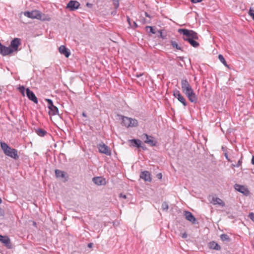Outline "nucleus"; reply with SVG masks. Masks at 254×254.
Listing matches in <instances>:
<instances>
[{
  "label": "nucleus",
  "instance_id": "1",
  "mask_svg": "<svg viewBox=\"0 0 254 254\" xmlns=\"http://www.w3.org/2000/svg\"><path fill=\"white\" fill-rule=\"evenodd\" d=\"M178 32L182 34L183 40L188 42L193 47L197 48L199 47V43L195 41L198 39V36L196 32L187 29H179Z\"/></svg>",
  "mask_w": 254,
  "mask_h": 254
},
{
  "label": "nucleus",
  "instance_id": "2",
  "mask_svg": "<svg viewBox=\"0 0 254 254\" xmlns=\"http://www.w3.org/2000/svg\"><path fill=\"white\" fill-rule=\"evenodd\" d=\"M20 44L21 40L18 38H15L11 41L9 47H6L0 43V54L5 56L13 52H17Z\"/></svg>",
  "mask_w": 254,
  "mask_h": 254
},
{
  "label": "nucleus",
  "instance_id": "3",
  "mask_svg": "<svg viewBox=\"0 0 254 254\" xmlns=\"http://www.w3.org/2000/svg\"><path fill=\"white\" fill-rule=\"evenodd\" d=\"M0 146L5 155L15 160H17L19 158L18 151L16 149L11 148L5 142H0Z\"/></svg>",
  "mask_w": 254,
  "mask_h": 254
},
{
  "label": "nucleus",
  "instance_id": "4",
  "mask_svg": "<svg viewBox=\"0 0 254 254\" xmlns=\"http://www.w3.org/2000/svg\"><path fill=\"white\" fill-rule=\"evenodd\" d=\"M24 15L31 19H37L43 21H50L51 19L50 17L46 18L45 14H42L41 12L38 10H34L32 11H25L24 12Z\"/></svg>",
  "mask_w": 254,
  "mask_h": 254
},
{
  "label": "nucleus",
  "instance_id": "5",
  "mask_svg": "<svg viewBox=\"0 0 254 254\" xmlns=\"http://www.w3.org/2000/svg\"><path fill=\"white\" fill-rule=\"evenodd\" d=\"M141 138L145 143L149 144L151 146H154L156 145L157 142L154 138L152 136L148 135L146 133H143L141 136Z\"/></svg>",
  "mask_w": 254,
  "mask_h": 254
},
{
  "label": "nucleus",
  "instance_id": "6",
  "mask_svg": "<svg viewBox=\"0 0 254 254\" xmlns=\"http://www.w3.org/2000/svg\"><path fill=\"white\" fill-rule=\"evenodd\" d=\"M97 147L100 153L105 154L107 155H110L111 154L110 148L103 142L98 144Z\"/></svg>",
  "mask_w": 254,
  "mask_h": 254
},
{
  "label": "nucleus",
  "instance_id": "7",
  "mask_svg": "<svg viewBox=\"0 0 254 254\" xmlns=\"http://www.w3.org/2000/svg\"><path fill=\"white\" fill-rule=\"evenodd\" d=\"M181 87L183 92L185 94L193 90L191 85L189 83L187 79H182L181 81Z\"/></svg>",
  "mask_w": 254,
  "mask_h": 254
},
{
  "label": "nucleus",
  "instance_id": "8",
  "mask_svg": "<svg viewBox=\"0 0 254 254\" xmlns=\"http://www.w3.org/2000/svg\"><path fill=\"white\" fill-rule=\"evenodd\" d=\"M173 95L181 103L183 104L184 106L188 105L187 102L184 97L181 95L180 91L177 89L173 91Z\"/></svg>",
  "mask_w": 254,
  "mask_h": 254
},
{
  "label": "nucleus",
  "instance_id": "9",
  "mask_svg": "<svg viewBox=\"0 0 254 254\" xmlns=\"http://www.w3.org/2000/svg\"><path fill=\"white\" fill-rule=\"evenodd\" d=\"M80 3L76 0H70L67 4L66 7L69 8L70 10L73 11L79 8Z\"/></svg>",
  "mask_w": 254,
  "mask_h": 254
},
{
  "label": "nucleus",
  "instance_id": "10",
  "mask_svg": "<svg viewBox=\"0 0 254 254\" xmlns=\"http://www.w3.org/2000/svg\"><path fill=\"white\" fill-rule=\"evenodd\" d=\"M26 93L27 97L30 100L33 101L34 103H38V99L37 97L34 93L29 88H27L26 89Z\"/></svg>",
  "mask_w": 254,
  "mask_h": 254
},
{
  "label": "nucleus",
  "instance_id": "11",
  "mask_svg": "<svg viewBox=\"0 0 254 254\" xmlns=\"http://www.w3.org/2000/svg\"><path fill=\"white\" fill-rule=\"evenodd\" d=\"M185 94L187 96L190 102L192 103H196L197 102V98L193 90L187 92Z\"/></svg>",
  "mask_w": 254,
  "mask_h": 254
},
{
  "label": "nucleus",
  "instance_id": "12",
  "mask_svg": "<svg viewBox=\"0 0 254 254\" xmlns=\"http://www.w3.org/2000/svg\"><path fill=\"white\" fill-rule=\"evenodd\" d=\"M184 216L186 219L187 220L189 221L192 224L195 223L196 219L190 212L188 211H184Z\"/></svg>",
  "mask_w": 254,
  "mask_h": 254
},
{
  "label": "nucleus",
  "instance_id": "13",
  "mask_svg": "<svg viewBox=\"0 0 254 254\" xmlns=\"http://www.w3.org/2000/svg\"><path fill=\"white\" fill-rule=\"evenodd\" d=\"M0 242L3 244L7 248H11L10 240L7 236L0 235Z\"/></svg>",
  "mask_w": 254,
  "mask_h": 254
},
{
  "label": "nucleus",
  "instance_id": "14",
  "mask_svg": "<svg viewBox=\"0 0 254 254\" xmlns=\"http://www.w3.org/2000/svg\"><path fill=\"white\" fill-rule=\"evenodd\" d=\"M92 181L94 184L98 186L105 185L106 184L105 179L101 177H94L92 179Z\"/></svg>",
  "mask_w": 254,
  "mask_h": 254
},
{
  "label": "nucleus",
  "instance_id": "15",
  "mask_svg": "<svg viewBox=\"0 0 254 254\" xmlns=\"http://www.w3.org/2000/svg\"><path fill=\"white\" fill-rule=\"evenodd\" d=\"M235 189L238 191L244 194H247L249 193V191L247 188L245 187L240 185H235Z\"/></svg>",
  "mask_w": 254,
  "mask_h": 254
},
{
  "label": "nucleus",
  "instance_id": "16",
  "mask_svg": "<svg viewBox=\"0 0 254 254\" xmlns=\"http://www.w3.org/2000/svg\"><path fill=\"white\" fill-rule=\"evenodd\" d=\"M59 50L61 54L65 56L66 58H68L70 55V52L68 49H67L64 46L62 45L59 48Z\"/></svg>",
  "mask_w": 254,
  "mask_h": 254
},
{
  "label": "nucleus",
  "instance_id": "17",
  "mask_svg": "<svg viewBox=\"0 0 254 254\" xmlns=\"http://www.w3.org/2000/svg\"><path fill=\"white\" fill-rule=\"evenodd\" d=\"M140 178L143 179L145 181L151 182V178L150 177V174L148 171H143L141 173L140 175Z\"/></svg>",
  "mask_w": 254,
  "mask_h": 254
},
{
  "label": "nucleus",
  "instance_id": "18",
  "mask_svg": "<svg viewBox=\"0 0 254 254\" xmlns=\"http://www.w3.org/2000/svg\"><path fill=\"white\" fill-rule=\"evenodd\" d=\"M208 246L209 249L217 251H220L221 249L220 246L214 241L209 242Z\"/></svg>",
  "mask_w": 254,
  "mask_h": 254
},
{
  "label": "nucleus",
  "instance_id": "19",
  "mask_svg": "<svg viewBox=\"0 0 254 254\" xmlns=\"http://www.w3.org/2000/svg\"><path fill=\"white\" fill-rule=\"evenodd\" d=\"M212 202L214 205L218 204L222 207L224 206L225 204L224 201L218 197H213L212 198Z\"/></svg>",
  "mask_w": 254,
  "mask_h": 254
},
{
  "label": "nucleus",
  "instance_id": "20",
  "mask_svg": "<svg viewBox=\"0 0 254 254\" xmlns=\"http://www.w3.org/2000/svg\"><path fill=\"white\" fill-rule=\"evenodd\" d=\"M129 141L132 143V145L134 147L140 148L141 146V141L139 139H132L129 140Z\"/></svg>",
  "mask_w": 254,
  "mask_h": 254
},
{
  "label": "nucleus",
  "instance_id": "21",
  "mask_svg": "<svg viewBox=\"0 0 254 254\" xmlns=\"http://www.w3.org/2000/svg\"><path fill=\"white\" fill-rule=\"evenodd\" d=\"M50 111L49 112V115L54 116L59 113L58 108L55 106H53L49 108Z\"/></svg>",
  "mask_w": 254,
  "mask_h": 254
},
{
  "label": "nucleus",
  "instance_id": "22",
  "mask_svg": "<svg viewBox=\"0 0 254 254\" xmlns=\"http://www.w3.org/2000/svg\"><path fill=\"white\" fill-rule=\"evenodd\" d=\"M130 118L127 117H123L122 118V125L126 127H129Z\"/></svg>",
  "mask_w": 254,
  "mask_h": 254
},
{
  "label": "nucleus",
  "instance_id": "23",
  "mask_svg": "<svg viewBox=\"0 0 254 254\" xmlns=\"http://www.w3.org/2000/svg\"><path fill=\"white\" fill-rule=\"evenodd\" d=\"M55 175L57 178H64L65 177V172L63 171H61L58 169L55 170Z\"/></svg>",
  "mask_w": 254,
  "mask_h": 254
},
{
  "label": "nucleus",
  "instance_id": "24",
  "mask_svg": "<svg viewBox=\"0 0 254 254\" xmlns=\"http://www.w3.org/2000/svg\"><path fill=\"white\" fill-rule=\"evenodd\" d=\"M36 133L40 136H44L47 133V132L42 128H38L35 130Z\"/></svg>",
  "mask_w": 254,
  "mask_h": 254
},
{
  "label": "nucleus",
  "instance_id": "25",
  "mask_svg": "<svg viewBox=\"0 0 254 254\" xmlns=\"http://www.w3.org/2000/svg\"><path fill=\"white\" fill-rule=\"evenodd\" d=\"M171 44L173 48H176L177 50L183 51V49L181 45H179L175 41H171Z\"/></svg>",
  "mask_w": 254,
  "mask_h": 254
},
{
  "label": "nucleus",
  "instance_id": "26",
  "mask_svg": "<svg viewBox=\"0 0 254 254\" xmlns=\"http://www.w3.org/2000/svg\"><path fill=\"white\" fill-rule=\"evenodd\" d=\"M129 127H135L138 125V122L136 119L130 118Z\"/></svg>",
  "mask_w": 254,
  "mask_h": 254
},
{
  "label": "nucleus",
  "instance_id": "27",
  "mask_svg": "<svg viewBox=\"0 0 254 254\" xmlns=\"http://www.w3.org/2000/svg\"><path fill=\"white\" fill-rule=\"evenodd\" d=\"M220 238L222 241L229 242L230 240V239L229 237L228 236V235H227V234H225L221 235Z\"/></svg>",
  "mask_w": 254,
  "mask_h": 254
},
{
  "label": "nucleus",
  "instance_id": "28",
  "mask_svg": "<svg viewBox=\"0 0 254 254\" xmlns=\"http://www.w3.org/2000/svg\"><path fill=\"white\" fill-rule=\"evenodd\" d=\"M218 59L219 60H220V61L225 66H227L228 67V65L227 64V63L224 58V57L223 56V55H219L218 56Z\"/></svg>",
  "mask_w": 254,
  "mask_h": 254
},
{
  "label": "nucleus",
  "instance_id": "29",
  "mask_svg": "<svg viewBox=\"0 0 254 254\" xmlns=\"http://www.w3.org/2000/svg\"><path fill=\"white\" fill-rule=\"evenodd\" d=\"M18 91L22 94V95L25 96V88L23 86H20L18 88Z\"/></svg>",
  "mask_w": 254,
  "mask_h": 254
},
{
  "label": "nucleus",
  "instance_id": "30",
  "mask_svg": "<svg viewBox=\"0 0 254 254\" xmlns=\"http://www.w3.org/2000/svg\"><path fill=\"white\" fill-rule=\"evenodd\" d=\"M161 207L163 210L167 211L168 209V204L166 202H163Z\"/></svg>",
  "mask_w": 254,
  "mask_h": 254
},
{
  "label": "nucleus",
  "instance_id": "31",
  "mask_svg": "<svg viewBox=\"0 0 254 254\" xmlns=\"http://www.w3.org/2000/svg\"><path fill=\"white\" fill-rule=\"evenodd\" d=\"M46 101H47V102L48 103V108L54 106V104H53V101L52 100H51L50 99H46Z\"/></svg>",
  "mask_w": 254,
  "mask_h": 254
},
{
  "label": "nucleus",
  "instance_id": "32",
  "mask_svg": "<svg viewBox=\"0 0 254 254\" xmlns=\"http://www.w3.org/2000/svg\"><path fill=\"white\" fill-rule=\"evenodd\" d=\"M249 14L252 17L253 19L254 20V10L250 8L249 11Z\"/></svg>",
  "mask_w": 254,
  "mask_h": 254
},
{
  "label": "nucleus",
  "instance_id": "33",
  "mask_svg": "<svg viewBox=\"0 0 254 254\" xmlns=\"http://www.w3.org/2000/svg\"><path fill=\"white\" fill-rule=\"evenodd\" d=\"M145 29H146V30H147L148 29H150V32L152 33V34H155V31H154L153 27H152V26H146L145 27Z\"/></svg>",
  "mask_w": 254,
  "mask_h": 254
},
{
  "label": "nucleus",
  "instance_id": "34",
  "mask_svg": "<svg viewBox=\"0 0 254 254\" xmlns=\"http://www.w3.org/2000/svg\"><path fill=\"white\" fill-rule=\"evenodd\" d=\"M113 4L115 8H118L119 6V0H113Z\"/></svg>",
  "mask_w": 254,
  "mask_h": 254
},
{
  "label": "nucleus",
  "instance_id": "35",
  "mask_svg": "<svg viewBox=\"0 0 254 254\" xmlns=\"http://www.w3.org/2000/svg\"><path fill=\"white\" fill-rule=\"evenodd\" d=\"M158 32L160 34V37L163 39H166V35H163L162 33V31L161 30H159L158 31Z\"/></svg>",
  "mask_w": 254,
  "mask_h": 254
},
{
  "label": "nucleus",
  "instance_id": "36",
  "mask_svg": "<svg viewBox=\"0 0 254 254\" xmlns=\"http://www.w3.org/2000/svg\"><path fill=\"white\" fill-rule=\"evenodd\" d=\"M249 217L254 222V213L253 212H251L249 214Z\"/></svg>",
  "mask_w": 254,
  "mask_h": 254
},
{
  "label": "nucleus",
  "instance_id": "37",
  "mask_svg": "<svg viewBox=\"0 0 254 254\" xmlns=\"http://www.w3.org/2000/svg\"><path fill=\"white\" fill-rule=\"evenodd\" d=\"M242 163V159H240L238 161V162L237 164L236 165H234V166L235 167H239V166H240L241 165Z\"/></svg>",
  "mask_w": 254,
  "mask_h": 254
},
{
  "label": "nucleus",
  "instance_id": "38",
  "mask_svg": "<svg viewBox=\"0 0 254 254\" xmlns=\"http://www.w3.org/2000/svg\"><path fill=\"white\" fill-rule=\"evenodd\" d=\"M119 197L122 198L126 199L127 198V195L123 194V193H120L119 195Z\"/></svg>",
  "mask_w": 254,
  "mask_h": 254
},
{
  "label": "nucleus",
  "instance_id": "39",
  "mask_svg": "<svg viewBox=\"0 0 254 254\" xmlns=\"http://www.w3.org/2000/svg\"><path fill=\"white\" fill-rule=\"evenodd\" d=\"M181 236H182V237L183 238H184V239H186V238H187V237H188V235H187V233H186V232H184V233H182V234H181Z\"/></svg>",
  "mask_w": 254,
  "mask_h": 254
},
{
  "label": "nucleus",
  "instance_id": "40",
  "mask_svg": "<svg viewBox=\"0 0 254 254\" xmlns=\"http://www.w3.org/2000/svg\"><path fill=\"white\" fill-rule=\"evenodd\" d=\"M92 5H93V4L92 3H90L89 2H87L86 3V6H88V7L91 8L92 7Z\"/></svg>",
  "mask_w": 254,
  "mask_h": 254
},
{
  "label": "nucleus",
  "instance_id": "41",
  "mask_svg": "<svg viewBox=\"0 0 254 254\" xmlns=\"http://www.w3.org/2000/svg\"><path fill=\"white\" fill-rule=\"evenodd\" d=\"M224 155H225V156L226 158L227 159V160L228 161L230 162V161H231V160H230V159L228 158V154H227V153H225V154H224Z\"/></svg>",
  "mask_w": 254,
  "mask_h": 254
},
{
  "label": "nucleus",
  "instance_id": "42",
  "mask_svg": "<svg viewBox=\"0 0 254 254\" xmlns=\"http://www.w3.org/2000/svg\"><path fill=\"white\" fill-rule=\"evenodd\" d=\"M3 214H4L3 210L1 208H0V215L2 216V215H3Z\"/></svg>",
  "mask_w": 254,
  "mask_h": 254
},
{
  "label": "nucleus",
  "instance_id": "43",
  "mask_svg": "<svg viewBox=\"0 0 254 254\" xmlns=\"http://www.w3.org/2000/svg\"><path fill=\"white\" fill-rule=\"evenodd\" d=\"M144 14L146 17L151 18V16L147 12H145Z\"/></svg>",
  "mask_w": 254,
  "mask_h": 254
},
{
  "label": "nucleus",
  "instance_id": "44",
  "mask_svg": "<svg viewBox=\"0 0 254 254\" xmlns=\"http://www.w3.org/2000/svg\"><path fill=\"white\" fill-rule=\"evenodd\" d=\"M140 148H141L143 150L146 149V147H145V146L144 144H141V146H140Z\"/></svg>",
  "mask_w": 254,
  "mask_h": 254
},
{
  "label": "nucleus",
  "instance_id": "45",
  "mask_svg": "<svg viewBox=\"0 0 254 254\" xmlns=\"http://www.w3.org/2000/svg\"><path fill=\"white\" fill-rule=\"evenodd\" d=\"M130 20H130V18H129L128 16H127V22H128V24H129L130 25H131Z\"/></svg>",
  "mask_w": 254,
  "mask_h": 254
},
{
  "label": "nucleus",
  "instance_id": "46",
  "mask_svg": "<svg viewBox=\"0 0 254 254\" xmlns=\"http://www.w3.org/2000/svg\"><path fill=\"white\" fill-rule=\"evenodd\" d=\"M143 74V73H139V74H136L135 76L137 77H139L140 76H141Z\"/></svg>",
  "mask_w": 254,
  "mask_h": 254
},
{
  "label": "nucleus",
  "instance_id": "47",
  "mask_svg": "<svg viewBox=\"0 0 254 254\" xmlns=\"http://www.w3.org/2000/svg\"><path fill=\"white\" fill-rule=\"evenodd\" d=\"M157 177L159 178V179H161L162 178V174L161 173H159L157 175Z\"/></svg>",
  "mask_w": 254,
  "mask_h": 254
},
{
  "label": "nucleus",
  "instance_id": "48",
  "mask_svg": "<svg viewBox=\"0 0 254 254\" xmlns=\"http://www.w3.org/2000/svg\"><path fill=\"white\" fill-rule=\"evenodd\" d=\"M133 26H134V28H136L138 26L137 24H136V23L135 22L133 21Z\"/></svg>",
  "mask_w": 254,
  "mask_h": 254
},
{
  "label": "nucleus",
  "instance_id": "49",
  "mask_svg": "<svg viewBox=\"0 0 254 254\" xmlns=\"http://www.w3.org/2000/svg\"><path fill=\"white\" fill-rule=\"evenodd\" d=\"M251 163L253 165H254V156H253Z\"/></svg>",
  "mask_w": 254,
  "mask_h": 254
},
{
  "label": "nucleus",
  "instance_id": "50",
  "mask_svg": "<svg viewBox=\"0 0 254 254\" xmlns=\"http://www.w3.org/2000/svg\"><path fill=\"white\" fill-rule=\"evenodd\" d=\"M82 115L84 117H87L86 114H85V112H83L82 114Z\"/></svg>",
  "mask_w": 254,
  "mask_h": 254
},
{
  "label": "nucleus",
  "instance_id": "51",
  "mask_svg": "<svg viewBox=\"0 0 254 254\" xmlns=\"http://www.w3.org/2000/svg\"><path fill=\"white\" fill-rule=\"evenodd\" d=\"M92 246V243H89L88 244V247H89V248H91Z\"/></svg>",
  "mask_w": 254,
  "mask_h": 254
},
{
  "label": "nucleus",
  "instance_id": "52",
  "mask_svg": "<svg viewBox=\"0 0 254 254\" xmlns=\"http://www.w3.org/2000/svg\"><path fill=\"white\" fill-rule=\"evenodd\" d=\"M142 21H143V23H145L147 22V21H146L145 19V18H143V20H142Z\"/></svg>",
  "mask_w": 254,
  "mask_h": 254
},
{
  "label": "nucleus",
  "instance_id": "53",
  "mask_svg": "<svg viewBox=\"0 0 254 254\" xmlns=\"http://www.w3.org/2000/svg\"><path fill=\"white\" fill-rule=\"evenodd\" d=\"M1 202H2V200H1V198H0V204L1 203Z\"/></svg>",
  "mask_w": 254,
  "mask_h": 254
}]
</instances>
